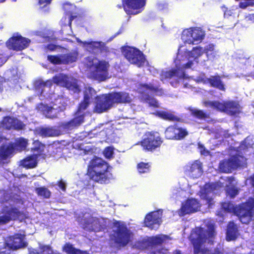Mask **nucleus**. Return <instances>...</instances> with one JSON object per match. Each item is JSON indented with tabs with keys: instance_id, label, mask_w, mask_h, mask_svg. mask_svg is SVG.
I'll list each match as a JSON object with an SVG mask.
<instances>
[{
	"instance_id": "f257e3e1",
	"label": "nucleus",
	"mask_w": 254,
	"mask_h": 254,
	"mask_svg": "<svg viewBox=\"0 0 254 254\" xmlns=\"http://www.w3.org/2000/svg\"><path fill=\"white\" fill-rule=\"evenodd\" d=\"M112 167L101 158L94 156L87 166L86 175L95 183L107 184L112 178Z\"/></svg>"
},
{
	"instance_id": "f03ea898",
	"label": "nucleus",
	"mask_w": 254,
	"mask_h": 254,
	"mask_svg": "<svg viewBox=\"0 0 254 254\" xmlns=\"http://www.w3.org/2000/svg\"><path fill=\"white\" fill-rule=\"evenodd\" d=\"M221 207L227 212L235 213L242 223L248 224L254 215V198L249 197L238 206H234L230 201L223 202Z\"/></svg>"
},
{
	"instance_id": "7ed1b4c3",
	"label": "nucleus",
	"mask_w": 254,
	"mask_h": 254,
	"mask_svg": "<svg viewBox=\"0 0 254 254\" xmlns=\"http://www.w3.org/2000/svg\"><path fill=\"white\" fill-rule=\"evenodd\" d=\"M85 63L89 69V78L100 82L109 78L108 62L89 56L85 58Z\"/></svg>"
},
{
	"instance_id": "20e7f679",
	"label": "nucleus",
	"mask_w": 254,
	"mask_h": 254,
	"mask_svg": "<svg viewBox=\"0 0 254 254\" xmlns=\"http://www.w3.org/2000/svg\"><path fill=\"white\" fill-rule=\"evenodd\" d=\"M215 235V226L212 224H208L206 230L201 227H196L190 236V240L194 249L193 254H204V250L201 249L202 244L207 239L212 238Z\"/></svg>"
},
{
	"instance_id": "39448f33",
	"label": "nucleus",
	"mask_w": 254,
	"mask_h": 254,
	"mask_svg": "<svg viewBox=\"0 0 254 254\" xmlns=\"http://www.w3.org/2000/svg\"><path fill=\"white\" fill-rule=\"evenodd\" d=\"M163 142V139L157 132L147 131L139 142V144L145 151L152 152L159 149Z\"/></svg>"
},
{
	"instance_id": "423d86ee",
	"label": "nucleus",
	"mask_w": 254,
	"mask_h": 254,
	"mask_svg": "<svg viewBox=\"0 0 254 254\" xmlns=\"http://www.w3.org/2000/svg\"><path fill=\"white\" fill-rule=\"evenodd\" d=\"M113 224L114 226L117 227V230L114 231L115 243L120 246H126L130 241L132 232L125 224L120 221L115 220Z\"/></svg>"
},
{
	"instance_id": "0eeeda50",
	"label": "nucleus",
	"mask_w": 254,
	"mask_h": 254,
	"mask_svg": "<svg viewBox=\"0 0 254 254\" xmlns=\"http://www.w3.org/2000/svg\"><path fill=\"white\" fill-rule=\"evenodd\" d=\"M247 158L240 154L232 156L227 160L220 162L219 168L223 173H230L233 170L239 167H245L247 166Z\"/></svg>"
},
{
	"instance_id": "6e6552de",
	"label": "nucleus",
	"mask_w": 254,
	"mask_h": 254,
	"mask_svg": "<svg viewBox=\"0 0 254 254\" xmlns=\"http://www.w3.org/2000/svg\"><path fill=\"white\" fill-rule=\"evenodd\" d=\"M0 213L2 214V217L5 224L11 221H22L26 218L25 213L13 204L4 205Z\"/></svg>"
},
{
	"instance_id": "1a4fd4ad",
	"label": "nucleus",
	"mask_w": 254,
	"mask_h": 254,
	"mask_svg": "<svg viewBox=\"0 0 254 254\" xmlns=\"http://www.w3.org/2000/svg\"><path fill=\"white\" fill-rule=\"evenodd\" d=\"M122 52L125 58L130 64H136L138 67L144 65L145 57L142 52L136 48L124 46L122 48Z\"/></svg>"
},
{
	"instance_id": "9d476101",
	"label": "nucleus",
	"mask_w": 254,
	"mask_h": 254,
	"mask_svg": "<svg viewBox=\"0 0 254 254\" xmlns=\"http://www.w3.org/2000/svg\"><path fill=\"white\" fill-rule=\"evenodd\" d=\"M147 0H122V4L117 5L119 8H123L126 13L129 15H137L142 11Z\"/></svg>"
},
{
	"instance_id": "9b49d317",
	"label": "nucleus",
	"mask_w": 254,
	"mask_h": 254,
	"mask_svg": "<svg viewBox=\"0 0 254 254\" xmlns=\"http://www.w3.org/2000/svg\"><path fill=\"white\" fill-rule=\"evenodd\" d=\"M205 33L200 28L193 27L183 31L182 38L184 42L189 44H196L204 38Z\"/></svg>"
},
{
	"instance_id": "f8f14e48",
	"label": "nucleus",
	"mask_w": 254,
	"mask_h": 254,
	"mask_svg": "<svg viewBox=\"0 0 254 254\" xmlns=\"http://www.w3.org/2000/svg\"><path fill=\"white\" fill-rule=\"evenodd\" d=\"M111 93L98 95L95 97V112L100 114L106 112L114 105Z\"/></svg>"
},
{
	"instance_id": "ddd939ff",
	"label": "nucleus",
	"mask_w": 254,
	"mask_h": 254,
	"mask_svg": "<svg viewBox=\"0 0 254 254\" xmlns=\"http://www.w3.org/2000/svg\"><path fill=\"white\" fill-rule=\"evenodd\" d=\"M167 139L180 140L185 138L189 132L186 128L179 127L177 124L168 127L164 132Z\"/></svg>"
},
{
	"instance_id": "4468645a",
	"label": "nucleus",
	"mask_w": 254,
	"mask_h": 254,
	"mask_svg": "<svg viewBox=\"0 0 254 254\" xmlns=\"http://www.w3.org/2000/svg\"><path fill=\"white\" fill-rule=\"evenodd\" d=\"M65 109V106L61 102H58L57 100L53 106H49L47 104L40 103L37 105L36 110L38 112L45 115L47 118L54 119L57 118L56 115L51 114L53 110H56L58 113L64 111Z\"/></svg>"
},
{
	"instance_id": "2eb2a0df",
	"label": "nucleus",
	"mask_w": 254,
	"mask_h": 254,
	"mask_svg": "<svg viewBox=\"0 0 254 254\" xmlns=\"http://www.w3.org/2000/svg\"><path fill=\"white\" fill-rule=\"evenodd\" d=\"M30 43V40L29 39L17 35L9 38L6 44L9 49L19 51L27 48Z\"/></svg>"
},
{
	"instance_id": "dca6fc26",
	"label": "nucleus",
	"mask_w": 254,
	"mask_h": 254,
	"mask_svg": "<svg viewBox=\"0 0 254 254\" xmlns=\"http://www.w3.org/2000/svg\"><path fill=\"white\" fill-rule=\"evenodd\" d=\"M25 238V235L15 233L13 235L7 237L5 240L9 249L17 250L27 246V243L24 240Z\"/></svg>"
},
{
	"instance_id": "f3484780",
	"label": "nucleus",
	"mask_w": 254,
	"mask_h": 254,
	"mask_svg": "<svg viewBox=\"0 0 254 254\" xmlns=\"http://www.w3.org/2000/svg\"><path fill=\"white\" fill-rule=\"evenodd\" d=\"M162 211L160 210L148 213L144 220V225L150 229H156L162 222Z\"/></svg>"
},
{
	"instance_id": "a211bd4d",
	"label": "nucleus",
	"mask_w": 254,
	"mask_h": 254,
	"mask_svg": "<svg viewBox=\"0 0 254 254\" xmlns=\"http://www.w3.org/2000/svg\"><path fill=\"white\" fill-rule=\"evenodd\" d=\"M185 173L193 179L199 178L203 173L202 164L199 160H195L185 167Z\"/></svg>"
},
{
	"instance_id": "6ab92c4d",
	"label": "nucleus",
	"mask_w": 254,
	"mask_h": 254,
	"mask_svg": "<svg viewBox=\"0 0 254 254\" xmlns=\"http://www.w3.org/2000/svg\"><path fill=\"white\" fill-rule=\"evenodd\" d=\"M199 202L195 198H189L183 203L180 208V215L184 216L198 211L200 208Z\"/></svg>"
},
{
	"instance_id": "aec40b11",
	"label": "nucleus",
	"mask_w": 254,
	"mask_h": 254,
	"mask_svg": "<svg viewBox=\"0 0 254 254\" xmlns=\"http://www.w3.org/2000/svg\"><path fill=\"white\" fill-rule=\"evenodd\" d=\"M193 63L191 61H189L186 64H184L182 66H177L176 68H173L171 70L167 71L165 73V76L167 78H172L173 77H177L179 78H183L185 77V72L181 69H187L191 67Z\"/></svg>"
},
{
	"instance_id": "412c9836",
	"label": "nucleus",
	"mask_w": 254,
	"mask_h": 254,
	"mask_svg": "<svg viewBox=\"0 0 254 254\" xmlns=\"http://www.w3.org/2000/svg\"><path fill=\"white\" fill-rule=\"evenodd\" d=\"M111 94L114 104L129 103L132 101L129 94L125 91L112 92Z\"/></svg>"
},
{
	"instance_id": "4be33fe9",
	"label": "nucleus",
	"mask_w": 254,
	"mask_h": 254,
	"mask_svg": "<svg viewBox=\"0 0 254 254\" xmlns=\"http://www.w3.org/2000/svg\"><path fill=\"white\" fill-rule=\"evenodd\" d=\"M85 114H75L74 117L69 121L62 124V127L65 129H70L77 127L81 125L84 122Z\"/></svg>"
},
{
	"instance_id": "5701e85b",
	"label": "nucleus",
	"mask_w": 254,
	"mask_h": 254,
	"mask_svg": "<svg viewBox=\"0 0 254 254\" xmlns=\"http://www.w3.org/2000/svg\"><path fill=\"white\" fill-rule=\"evenodd\" d=\"M204 82L209 84L210 87L221 91H225L226 88L223 82L221 80V77L218 74L205 78L204 79Z\"/></svg>"
},
{
	"instance_id": "b1692460",
	"label": "nucleus",
	"mask_w": 254,
	"mask_h": 254,
	"mask_svg": "<svg viewBox=\"0 0 254 254\" xmlns=\"http://www.w3.org/2000/svg\"><path fill=\"white\" fill-rule=\"evenodd\" d=\"M11 143L3 144L0 146V160L5 161L10 158L13 155L15 150Z\"/></svg>"
},
{
	"instance_id": "393cba45",
	"label": "nucleus",
	"mask_w": 254,
	"mask_h": 254,
	"mask_svg": "<svg viewBox=\"0 0 254 254\" xmlns=\"http://www.w3.org/2000/svg\"><path fill=\"white\" fill-rule=\"evenodd\" d=\"M241 106L238 102L235 101H225L224 113L230 116H235L240 112Z\"/></svg>"
},
{
	"instance_id": "a878e982",
	"label": "nucleus",
	"mask_w": 254,
	"mask_h": 254,
	"mask_svg": "<svg viewBox=\"0 0 254 254\" xmlns=\"http://www.w3.org/2000/svg\"><path fill=\"white\" fill-rule=\"evenodd\" d=\"M37 155L28 156L20 161V165L27 169L35 168L37 166Z\"/></svg>"
},
{
	"instance_id": "bb28decb",
	"label": "nucleus",
	"mask_w": 254,
	"mask_h": 254,
	"mask_svg": "<svg viewBox=\"0 0 254 254\" xmlns=\"http://www.w3.org/2000/svg\"><path fill=\"white\" fill-rule=\"evenodd\" d=\"M238 229L237 225L234 222H229L226 232V239L228 241L235 240L238 235Z\"/></svg>"
},
{
	"instance_id": "cd10ccee",
	"label": "nucleus",
	"mask_w": 254,
	"mask_h": 254,
	"mask_svg": "<svg viewBox=\"0 0 254 254\" xmlns=\"http://www.w3.org/2000/svg\"><path fill=\"white\" fill-rule=\"evenodd\" d=\"M155 116L170 122H179L181 119L173 114L165 111H157L153 113Z\"/></svg>"
},
{
	"instance_id": "c85d7f7f",
	"label": "nucleus",
	"mask_w": 254,
	"mask_h": 254,
	"mask_svg": "<svg viewBox=\"0 0 254 254\" xmlns=\"http://www.w3.org/2000/svg\"><path fill=\"white\" fill-rule=\"evenodd\" d=\"M38 133L44 137L57 136L60 134L59 131L54 127H41L39 129Z\"/></svg>"
},
{
	"instance_id": "c756f323",
	"label": "nucleus",
	"mask_w": 254,
	"mask_h": 254,
	"mask_svg": "<svg viewBox=\"0 0 254 254\" xmlns=\"http://www.w3.org/2000/svg\"><path fill=\"white\" fill-rule=\"evenodd\" d=\"M62 64H69L75 62L78 56L77 51H74L65 54H61Z\"/></svg>"
},
{
	"instance_id": "7c9ffc66",
	"label": "nucleus",
	"mask_w": 254,
	"mask_h": 254,
	"mask_svg": "<svg viewBox=\"0 0 254 254\" xmlns=\"http://www.w3.org/2000/svg\"><path fill=\"white\" fill-rule=\"evenodd\" d=\"M12 144L14 149L17 151H22L26 149L28 142L26 139L19 137L15 139L14 142H10Z\"/></svg>"
},
{
	"instance_id": "2f4dec72",
	"label": "nucleus",
	"mask_w": 254,
	"mask_h": 254,
	"mask_svg": "<svg viewBox=\"0 0 254 254\" xmlns=\"http://www.w3.org/2000/svg\"><path fill=\"white\" fill-rule=\"evenodd\" d=\"M204 105L206 107H210L216 110L224 113L225 102L223 103L217 101L205 102Z\"/></svg>"
},
{
	"instance_id": "473e14b6",
	"label": "nucleus",
	"mask_w": 254,
	"mask_h": 254,
	"mask_svg": "<svg viewBox=\"0 0 254 254\" xmlns=\"http://www.w3.org/2000/svg\"><path fill=\"white\" fill-rule=\"evenodd\" d=\"M139 88L143 91L149 90L156 94H162L163 93L162 89L158 86H154L152 84L141 83L139 84Z\"/></svg>"
},
{
	"instance_id": "72a5a7b5",
	"label": "nucleus",
	"mask_w": 254,
	"mask_h": 254,
	"mask_svg": "<svg viewBox=\"0 0 254 254\" xmlns=\"http://www.w3.org/2000/svg\"><path fill=\"white\" fill-rule=\"evenodd\" d=\"M53 81L55 83L58 85L64 84V85L68 89H72L71 84L69 83L66 79V77L62 75H56L53 77Z\"/></svg>"
},
{
	"instance_id": "f704fd0d",
	"label": "nucleus",
	"mask_w": 254,
	"mask_h": 254,
	"mask_svg": "<svg viewBox=\"0 0 254 254\" xmlns=\"http://www.w3.org/2000/svg\"><path fill=\"white\" fill-rule=\"evenodd\" d=\"M35 191L38 196L44 198H49L51 195V191L45 187L36 188Z\"/></svg>"
},
{
	"instance_id": "c9c22d12",
	"label": "nucleus",
	"mask_w": 254,
	"mask_h": 254,
	"mask_svg": "<svg viewBox=\"0 0 254 254\" xmlns=\"http://www.w3.org/2000/svg\"><path fill=\"white\" fill-rule=\"evenodd\" d=\"M190 111L191 115L198 119L205 120L209 118V114L202 110L192 109Z\"/></svg>"
},
{
	"instance_id": "e433bc0d",
	"label": "nucleus",
	"mask_w": 254,
	"mask_h": 254,
	"mask_svg": "<svg viewBox=\"0 0 254 254\" xmlns=\"http://www.w3.org/2000/svg\"><path fill=\"white\" fill-rule=\"evenodd\" d=\"M203 53L202 48L196 47L193 48L192 50L189 53V56L193 58L194 60H197Z\"/></svg>"
},
{
	"instance_id": "4c0bfd02",
	"label": "nucleus",
	"mask_w": 254,
	"mask_h": 254,
	"mask_svg": "<svg viewBox=\"0 0 254 254\" xmlns=\"http://www.w3.org/2000/svg\"><path fill=\"white\" fill-rule=\"evenodd\" d=\"M33 147L31 148V151L36 153L34 155H37L38 157L43 151V145L38 140L34 141L33 143Z\"/></svg>"
},
{
	"instance_id": "58836bf2",
	"label": "nucleus",
	"mask_w": 254,
	"mask_h": 254,
	"mask_svg": "<svg viewBox=\"0 0 254 254\" xmlns=\"http://www.w3.org/2000/svg\"><path fill=\"white\" fill-rule=\"evenodd\" d=\"M47 60L54 65L62 64L61 54L48 55Z\"/></svg>"
},
{
	"instance_id": "ea45409f",
	"label": "nucleus",
	"mask_w": 254,
	"mask_h": 254,
	"mask_svg": "<svg viewBox=\"0 0 254 254\" xmlns=\"http://www.w3.org/2000/svg\"><path fill=\"white\" fill-rule=\"evenodd\" d=\"M142 98L144 101L149 104V106L154 108H158L159 107V104L158 101L155 98L151 97L148 94L143 95Z\"/></svg>"
},
{
	"instance_id": "a19ab883",
	"label": "nucleus",
	"mask_w": 254,
	"mask_h": 254,
	"mask_svg": "<svg viewBox=\"0 0 254 254\" xmlns=\"http://www.w3.org/2000/svg\"><path fill=\"white\" fill-rule=\"evenodd\" d=\"M84 100L90 102V99L96 93V91L91 87H86L83 92Z\"/></svg>"
},
{
	"instance_id": "79ce46f5",
	"label": "nucleus",
	"mask_w": 254,
	"mask_h": 254,
	"mask_svg": "<svg viewBox=\"0 0 254 254\" xmlns=\"http://www.w3.org/2000/svg\"><path fill=\"white\" fill-rule=\"evenodd\" d=\"M137 169L140 174L147 173L150 171V164L149 163L141 162L137 164Z\"/></svg>"
},
{
	"instance_id": "37998d69",
	"label": "nucleus",
	"mask_w": 254,
	"mask_h": 254,
	"mask_svg": "<svg viewBox=\"0 0 254 254\" xmlns=\"http://www.w3.org/2000/svg\"><path fill=\"white\" fill-rule=\"evenodd\" d=\"M86 44L87 49L90 52H93L100 49L101 46V42L97 41L87 42Z\"/></svg>"
},
{
	"instance_id": "c03bdc74",
	"label": "nucleus",
	"mask_w": 254,
	"mask_h": 254,
	"mask_svg": "<svg viewBox=\"0 0 254 254\" xmlns=\"http://www.w3.org/2000/svg\"><path fill=\"white\" fill-rule=\"evenodd\" d=\"M13 118L9 116L5 117L2 121V126L8 130L12 129Z\"/></svg>"
},
{
	"instance_id": "a18cd8bd",
	"label": "nucleus",
	"mask_w": 254,
	"mask_h": 254,
	"mask_svg": "<svg viewBox=\"0 0 254 254\" xmlns=\"http://www.w3.org/2000/svg\"><path fill=\"white\" fill-rule=\"evenodd\" d=\"M25 124L20 120L17 118H13L12 129L19 130L24 129Z\"/></svg>"
},
{
	"instance_id": "49530a36",
	"label": "nucleus",
	"mask_w": 254,
	"mask_h": 254,
	"mask_svg": "<svg viewBox=\"0 0 254 254\" xmlns=\"http://www.w3.org/2000/svg\"><path fill=\"white\" fill-rule=\"evenodd\" d=\"M90 102L83 100L78 104L76 112H77V114H85L84 111L87 109L88 107L90 105Z\"/></svg>"
},
{
	"instance_id": "de8ad7c7",
	"label": "nucleus",
	"mask_w": 254,
	"mask_h": 254,
	"mask_svg": "<svg viewBox=\"0 0 254 254\" xmlns=\"http://www.w3.org/2000/svg\"><path fill=\"white\" fill-rule=\"evenodd\" d=\"M77 249L69 243H65L63 247V251L67 254H75Z\"/></svg>"
},
{
	"instance_id": "09e8293b",
	"label": "nucleus",
	"mask_w": 254,
	"mask_h": 254,
	"mask_svg": "<svg viewBox=\"0 0 254 254\" xmlns=\"http://www.w3.org/2000/svg\"><path fill=\"white\" fill-rule=\"evenodd\" d=\"M203 53H205L207 57L212 55V57L214 56V45L213 44H209L206 45L204 50H203Z\"/></svg>"
},
{
	"instance_id": "8fccbe9b",
	"label": "nucleus",
	"mask_w": 254,
	"mask_h": 254,
	"mask_svg": "<svg viewBox=\"0 0 254 254\" xmlns=\"http://www.w3.org/2000/svg\"><path fill=\"white\" fill-rule=\"evenodd\" d=\"M114 154V148L112 146L106 147L104 150V155L107 159L113 157Z\"/></svg>"
},
{
	"instance_id": "3c124183",
	"label": "nucleus",
	"mask_w": 254,
	"mask_h": 254,
	"mask_svg": "<svg viewBox=\"0 0 254 254\" xmlns=\"http://www.w3.org/2000/svg\"><path fill=\"white\" fill-rule=\"evenodd\" d=\"M201 197L202 199L205 200L206 201V204L208 205L209 207H210L213 204V198L208 195L207 192H204L202 193L201 195Z\"/></svg>"
},
{
	"instance_id": "603ef678",
	"label": "nucleus",
	"mask_w": 254,
	"mask_h": 254,
	"mask_svg": "<svg viewBox=\"0 0 254 254\" xmlns=\"http://www.w3.org/2000/svg\"><path fill=\"white\" fill-rule=\"evenodd\" d=\"M227 192L231 198H234L238 194L239 190L235 187L232 186L227 189Z\"/></svg>"
},
{
	"instance_id": "864d4df0",
	"label": "nucleus",
	"mask_w": 254,
	"mask_h": 254,
	"mask_svg": "<svg viewBox=\"0 0 254 254\" xmlns=\"http://www.w3.org/2000/svg\"><path fill=\"white\" fill-rule=\"evenodd\" d=\"M40 254H53V250L49 246L43 245L40 247Z\"/></svg>"
},
{
	"instance_id": "5fc2aeb1",
	"label": "nucleus",
	"mask_w": 254,
	"mask_h": 254,
	"mask_svg": "<svg viewBox=\"0 0 254 254\" xmlns=\"http://www.w3.org/2000/svg\"><path fill=\"white\" fill-rule=\"evenodd\" d=\"M254 5V0H244L239 3V6L241 8L244 9L250 6Z\"/></svg>"
},
{
	"instance_id": "6e6d98bb",
	"label": "nucleus",
	"mask_w": 254,
	"mask_h": 254,
	"mask_svg": "<svg viewBox=\"0 0 254 254\" xmlns=\"http://www.w3.org/2000/svg\"><path fill=\"white\" fill-rule=\"evenodd\" d=\"M9 250L6 244V240L5 242H0V254H8Z\"/></svg>"
},
{
	"instance_id": "4d7b16f0",
	"label": "nucleus",
	"mask_w": 254,
	"mask_h": 254,
	"mask_svg": "<svg viewBox=\"0 0 254 254\" xmlns=\"http://www.w3.org/2000/svg\"><path fill=\"white\" fill-rule=\"evenodd\" d=\"M61 49L62 47L56 44H49L45 46V49L46 50V52L48 51L53 52L55 51L57 49Z\"/></svg>"
},
{
	"instance_id": "13d9d810",
	"label": "nucleus",
	"mask_w": 254,
	"mask_h": 254,
	"mask_svg": "<svg viewBox=\"0 0 254 254\" xmlns=\"http://www.w3.org/2000/svg\"><path fill=\"white\" fill-rule=\"evenodd\" d=\"M52 0H38V5L40 8L46 7L47 5H49Z\"/></svg>"
},
{
	"instance_id": "bf43d9fd",
	"label": "nucleus",
	"mask_w": 254,
	"mask_h": 254,
	"mask_svg": "<svg viewBox=\"0 0 254 254\" xmlns=\"http://www.w3.org/2000/svg\"><path fill=\"white\" fill-rule=\"evenodd\" d=\"M68 14L69 13L66 12L65 15L61 19V23L62 26H66L68 25Z\"/></svg>"
},
{
	"instance_id": "052dcab7",
	"label": "nucleus",
	"mask_w": 254,
	"mask_h": 254,
	"mask_svg": "<svg viewBox=\"0 0 254 254\" xmlns=\"http://www.w3.org/2000/svg\"><path fill=\"white\" fill-rule=\"evenodd\" d=\"M68 12L69 13L68 18V26L71 28L72 20L77 18V16L76 15H73L72 12Z\"/></svg>"
},
{
	"instance_id": "680f3d73",
	"label": "nucleus",
	"mask_w": 254,
	"mask_h": 254,
	"mask_svg": "<svg viewBox=\"0 0 254 254\" xmlns=\"http://www.w3.org/2000/svg\"><path fill=\"white\" fill-rule=\"evenodd\" d=\"M57 185L63 191H65L66 190L65 184L62 180L59 181L57 182Z\"/></svg>"
},
{
	"instance_id": "e2e57ef3",
	"label": "nucleus",
	"mask_w": 254,
	"mask_h": 254,
	"mask_svg": "<svg viewBox=\"0 0 254 254\" xmlns=\"http://www.w3.org/2000/svg\"><path fill=\"white\" fill-rule=\"evenodd\" d=\"M246 18L248 21L254 23V13L249 14L247 16Z\"/></svg>"
},
{
	"instance_id": "0e129e2a",
	"label": "nucleus",
	"mask_w": 254,
	"mask_h": 254,
	"mask_svg": "<svg viewBox=\"0 0 254 254\" xmlns=\"http://www.w3.org/2000/svg\"><path fill=\"white\" fill-rule=\"evenodd\" d=\"M28 254H40V253L35 249H29Z\"/></svg>"
},
{
	"instance_id": "69168bd1",
	"label": "nucleus",
	"mask_w": 254,
	"mask_h": 254,
	"mask_svg": "<svg viewBox=\"0 0 254 254\" xmlns=\"http://www.w3.org/2000/svg\"><path fill=\"white\" fill-rule=\"evenodd\" d=\"M75 254H89L86 251H81L79 249H77Z\"/></svg>"
},
{
	"instance_id": "338daca9",
	"label": "nucleus",
	"mask_w": 254,
	"mask_h": 254,
	"mask_svg": "<svg viewBox=\"0 0 254 254\" xmlns=\"http://www.w3.org/2000/svg\"><path fill=\"white\" fill-rule=\"evenodd\" d=\"M249 180H250L252 186L254 188V174L250 177Z\"/></svg>"
},
{
	"instance_id": "774afa93",
	"label": "nucleus",
	"mask_w": 254,
	"mask_h": 254,
	"mask_svg": "<svg viewBox=\"0 0 254 254\" xmlns=\"http://www.w3.org/2000/svg\"><path fill=\"white\" fill-rule=\"evenodd\" d=\"M212 254H223L222 252L218 250V249H216L215 250L214 252Z\"/></svg>"
}]
</instances>
